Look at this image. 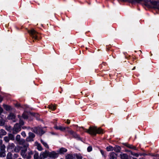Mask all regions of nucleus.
<instances>
[{
    "label": "nucleus",
    "mask_w": 159,
    "mask_h": 159,
    "mask_svg": "<svg viewBox=\"0 0 159 159\" xmlns=\"http://www.w3.org/2000/svg\"><path fill=\"white\" fill-rule=\"evenodd\" d=\"M85 131L89 134L95 136L97 134H101L103 133V132L100 128H97L96 127H90L89 129H84Z\"/></svg>",
    "instance_id": "nucleus-1"
},
{
    "label": "nucleus",
    "mask_w": 159,
    "mask_h": 159,
    "mask_svg": "<svg viewBox=\"0 0 159 159\" xmlns=\"http://www.w3.org/2000/svg\"><path fill=\"white\" fill-rule=\"evenodd\" d=\"M28 32L33 39H40L39 37L40 34L37 32L34 29H32L28 30Z\"/></svg>",
    "instance_id": "nucleus-2"
},
{
    "label": "nucleus",
    "mask_w": 159,
    "mask_h": 159,
    "mask_svg": "<svg viewBox=\"0 0 159 159\" xmlns=\"http://www.w3.org/2000/svg\"><path fill=\"white\" fill-rule=\"evenodd\" d=\"M21 130V126L19 124H16L15 125L12 129V133L13 134H16L20 132Z\"/></svg>",
    "instance_id": "nucleus-3"
},
{
    "label": "nucleus",
    "mask_w": 159,
    "mask_h": 159,
    "mask_svg": "<svg viewBox=\"0 0 159 159\" xmlns=\"http://www.w3.org/2000/svg\"><path fill=\"white\" fill-rule=\"evenodd\" d=\"M7 149L12 152H17L18 151L16 149L15 144L13 143H9L7 147Z\"/></svg>",
    "instance_id": "nucleus-4"
},
{
    "label": "nucleus",
    "mask_w": 159,
    "mask_h": 159,
    "mask_svg": "<svg viewBox=\"0 0 159 159\" xmlns=\"http://www.w3.org/2000/svg\"><path fill=\"white\" fill-rule=\"evenodd\" d=\"M66 131L70 134L72 135L73 138L77 139H80L79 135L77 134L75 132L72 130L70 129L69 128V129H67L66 130Z\"/></svg>",
    "instance_id": "nucleus-5"
},
{
    "label": "nucleus",
    "mask_w": 159,
    "mask_h": 159,
    "mask_svg": "<svg viewBox=\"0 0 159 159\" xmlns=\"http://www.w3.org/2000/svg\"><path fill=\"white\" fill-rule=\"evenodd\" d=\"M28 145L24 146L23 149H22L20 152V153L22 157L24 158H26L27 157V147Z\"/></svg>",
    "instance_id": "nucleus-6"
},
{
    "label": "nucleus",
    "mask_w": 159,
    "mask_h": 159,
    "mask_svg": "<svg viewBox=\"0 0 159 159\" xmlns=\"http://www.w3.org/2000/svg\"><path fill=\"white\" fill-rule=\"evenodd\" d=\"M48 157L52 158H57L59 156L58 153H57L54 151L49 152L48 151Z\"/></svg>",
    "instance_id": "nucleus-7"
},
{
    "label": "nucleus",
    "mask_w": 159,
    "mask_h": 159,
    "mask_svg": "<svg viewBox=\"0 0 159 159\" xmlns=\"http://www.w3.org/2000/svg\"><path fill=\"white\" fill-rule=\"evenodd\" d=\"M35 135L32 132L29 133V136L26 139V140L28 142L32 141H33V139L35 137Z\"/></svg>",
    "instance_id": "nucleus-8"
},
{
    "label": "nucleus",
    "mask_w": 159,
    "mask_h": 159,
    "mask_svg": "<svg viewBox=\"0 0 159 159\" xmlns=\"http://www.w3.org/2000/svg\"><path fill=\"white\" fill-rule=\"evenodd\" d=\"M48 151L46 150L44 152H41L39 156L40 159H44L48 157Z\"/></svg>",
    "instance_id": "nucleus-9"
},
{
    "label": "nucleus",
    "mask_w": 159,
    "mask_h": 159,
    "mask_svg": "<svg viewBox=\"0 0 159 159\" xmlns=\"http://www.w3.org/2000/svg\"><path fill=\"white\" fill-rule=\"evenodd\" d=\"M54 128L56 129L60 130L61 131H64L65 130L66 131V129H69V127H64L60 125L57 126L56 125L54 126Z\"/></svg>",
    "instance_id": "nucleus-10"
},
{
    "label": "nucleus",
    "mask_w": 159,
    "mask_h": 159,
    "mask_svg": "<svg viewBox=\"0 0 159 159\" xmlns=\"http://www.w3.org/2000/svg\"><path fill=\"white\" fill-rule=\"evenodd\" d=\"M16 140L20 144H22L25 142L24 139H20V136L19 134L16 136Z\"/></svg>",
    "instance_id": "nucleus-11"
},
{
    "label": "nucleus",
    "mask_w": 159,
    "mask_h": 159,
    "mask_svg": "<svg viewBox=\"0 0 159 159\" xmlns=\"http://www.w3.org/2000/svg\"><path fill=\"white\" fill-rule=\"evenodd\" d=\"M117 155L114 152H111L110 153L109 158L110 159H116Z\"/></svg>",
    "instance_id": "nucleus-12"
},
{
    "label": "nucleus",
    "mask_w": 159,
    "mask_h": 159,
    "mask_svg": "<svg viewBox=\"0 0 159 159\" xmlns=\"http://www.w3.org/2000/svg\"><path fill=\"white\" fill-rule=\"evenodd\" d=\"M67 149L64 148H60L58 151H57L58 153L60 154H63L64 153L66 152Z\"/></svg>",
    "instance_id": "nucleus-13"
},
{
    "label": "nucleus",
    "mask_w": 159,
    "mask_h": 159,
    "mask_svg": "<svg viewBox=\"0 0 159 159\" xmlns=\"http://www.w3.org/2000/svg\"><path fill=\"white\" fill-rule=\"evenodd\" d=\"M123 144L124 146L127 147L129 148L133 149L134 150H136V147L133 146L132 145L126 143H124Z\"/></svg>",
    "instance_id": "nucleus-14"
},
{
    "label": "nucleus",
    "mask_w": 159,
    "mask_h": 159,
    "mask_svg": "<svg viewBox=\"0 0 159 159\" xmlns=\"http://www.w3.org/2000/svg\"><path fill=\"white\" fill-rule=\"evenodd\" d=\"M33 154L32 151L30 150H28L27 153V159H30L31 157V155Z\"/></svg>",
    "instance_id": "nucleus-15"
},
{
    "label": "nucleus",
    "mask_w": 159,
    "mask_h": 159,
    "mask_svg": "<svg viewBox=\"0 0 159 159\" xmlns=\"http://www.w3.org/2000/svg\"><path fill=\"white\" fill-rule=\"evenodd\" d=\"M66 159H74V154H67L65 156Z\"/></svg>",
    "instance_id": "nucleus-16"
},
{
    "label": "nucleus",
    "mask_w": 159,
    "mask_h": 159,
    "mask_svg": "<svg viewBox=\"0 0 159 159\" xmlns=\"http://www.w3.org/2000/svg\"><path fill=\"white\" fill-rule=\"evenodd\" d=\"M16 117L15 115L13 113H10L7 117L9 120L14 119Z\"/></svg>",
    "instance_id": "nucleus-17"
},
{
    "label": "nucleus",
    "mask_w": 159,
    "mask_h": 159,
    "mask_svg": "<svg viewBox=\"0 0 159 159\" xmlns=\"http://www.w3.org/2000/svg\"><path fill=\"white\" fill-rule=\"evenodd\" d=\"M14 134L12 133L8 134V136L10 140L14 141L15 140V136Z\"/></svg>",
    "instance_id": "nucleus-18"
},
{
    "label": "nucleus",
    "mask_w": 159,
    "mask_h": 159,
    "mask_svg": "<svg viewBox=\"0 0 159 159\" xmlns=\"http://www.w3.org/2000/svg\"><path fill=\"white\" fill-rule=\"evenodd\" d=\"M74 159L77 158V159H82L83 158L82 157L80 154H74Z\"/></svg>",
    "instance_id": "nucleus-19"
},
{
    "label": "nucleus",
    "mask_w": 159,
    "mask_h": 159,
    "mask_svg": "<svg viewBox=\"0 0 159 159\" xmlns=\"http://www.w3.org/2000/svg\"><path fill=\"white\" fill-rule=\"evenodd\" d=\"M121 148L120 147L116 146L114 148V150L116 152H120Z\"/></svg>",
    "instance_id": "nucleus-20"
},
{
    "label": "nucleus",
    "mask_w": 159,
    "mask_h": 159,
    "mask_svg": "<svg viewBox=\"0 0 159 159\" xmlns=\"http://www.w3.org/2000/svg\"><path fill=\"white\" fill-rule=\"evenodd\" d=\"M121 159H128V156L127 154L124 153L120 155Z\"/></svg>",
    "instance_id": "nucleus-21"
},
{
    "label": "nucleus",
    "mask_w": 159,
    "mask_h": 159,
    "mask_svg": "<svg viewBox=\"0 0 159 159\" xmlns=\"http://www.w3.org/2000/svg\"><path fill=\"white\" fill-rule=\"evenodd\" d=\"M6 131L4 129H2L0 130V134L1 136H3L6 135L7 134Z\"/></svg>",
    "instance_id": "nucleus-22"
},
{
    "label": "nucleus",
    "mask_w": 159,
    "mask_h": 159,
    "mask_svg": "<svg viewBox=\"0 0 159 159\" xmlns=\"http://www.w3.org/2000/svg\"><path fill=\"white\" fill-rule=\"evenodd\" d=\"M6 146L4 144L1 145L0 146V151H6Z\"/></svg>",
    "instance_id": "nucleus-23"
},
{
    "label": "nucleus",
    "mask_w": 159,
    "mask_h": 159,
    "mask_svg": "<svg viewBox=\"0 0 159 159\" xmlns=\"http://www.w3.org/2000/svg\"><path fill=\"white\" fill-rule=\"evenodd\" d=\"M40 141H41V142L44 145V146L46 148H49V146L46 142H44L42 139L40 140Z\"/></svg>",
    "instance_id": "nucleus-24"
},
{
    "label": "nucleus",
    "mask_w": 159,
    "mask_h": 159,
    "mask_svg": "<svg viewBox=\"0 0 159 159\" xmlns=\"http://www.w3.org/2000/svg\"><path fill=\"white\" fill-rule=\"evenodd\" d=\"M22 117L25 119H27L28 118L27 113L26 112H24L22 115Z\"/></svg>",
    "instance_id": "nucleus-25"
},
{
    "label": "nucleus",
    "mask_w": 159,
    "mask_h": 159,
    "mask_svg": "<svg viewBox=\"0 0 159 159\" xmlns=\"http://www.w3.org/2000/svg\"><path fill=\"white\" fill-rule=\"evenodd\" d=\"M3 107L7 111H9L11 109V107L7 105L3 104Z\"/></svg>",
    "instance_id": "nucleus-26"
},
{
    "label": "nucleus",
    "mask_w": 159,
    "mask_h": 159,
    "mask_svg": "<svg viewBox=\"0 0 159 159\" xmlns=\"http://www.w3.org/2000/svg\"><path fill=\"white\" fill-rule=\"evenodd\" d=\"M18 117L19 118L20 121H19V124L21 126L23 125L24 124V122L23 120H22L21 119V117L20 116L18 115Z\"/></svg>",
    "instance_id": "nucleus-27"
},
{
    "label": "nucleus",
    "mask_w": 159,
    "mask_h": 159,
    "mask_svg": "<svg viewBox=\"0 0 159 159\" xmlns=\"http://www.w3.org/2000/svg\"><path fill=\"white\" fill-rule=\"evenodd\" d=\"M37 148L39 150L41 151L43 150V148L40 144L38 143L37 144Z\"/></svg>",
    "instance_id": "nucleus-28"
},
{
    "label": "nucleus",
    "mask_w": 159,
    "mask_h": 159,
    "mask_svg": "<svg viewBox=\"0 0 159 159\" xmlns=\"http://www.w3.org/2000/svg\"><path fill=\"white\" fill-rule=\"evenodd\" d=\"M6 155V151H0V157H4Z\"/></svg>",
    "instance_id": "nucleus-29"
},
{
    "label": "nucleus",
    "mask_w": 159,
    "mask_h": 159,
    "mask_svg": "<svg viewBox=\"0 0 159 159\" xmlns=\"http://www.w3.org/2000/svg\"><path fill=\"white\" fill-rule=\"evenodd\" d=\"M107 150V151H110L114 150V148L111 146H109L106 148Z\"/></svg>",
    "instance_id": "nucleus-30"
},
{
    "label": "nucleus",
    "mask_w": 159,
    "mask_h": 159,
    "mask_svg": "<svg viewBox=\"0 0 159 159\" xmlns=\"http://www.w3.org/2000/svg\"><path fill=\"white\" fill-rule=\"evenodd\" d=\"M12 154L10 152H9L7 156V159H10L12 158Z\"/></svg>",
    "instance_id": "nucleus-31"
},
{
    "label": "nucleus",
    "mask_w": 159,
    "mask_h": 159,
    "mask_svg": "<svg viewBox=\"0 0 159 159\" xmlns=\"http://www.w3.org/2000/svg\"><path fill=\"white\" fill-rule=\"evenodd\" d=\"M4 140L6 142V143H8L10 141V139H9L8 137L7 136H5L4 137Z\"/></svg>",
    "instance_id": "nucleus-32"
},
{
    "label": "nucleus",
    "mask_w": 159,
    "mask_h": 159,
    "mask_svg": "<svg viewBox=\"0 0 159 159\" xmlns=\"http://www.w3.org/2000/svg\"><path fill=\"white\" fill-rule=\"evenodd\" d=\"M39 153L38 152L35 153L34 156V159H39Z\"/></svg>",
    "instance_id": "nucleus-33"
},
{
    "label": "nucleus",
    "mask_w": 159,
    "mask_h": 159,
    "mask_svg": "<svg viewBox=\"0 0 159 159\" xmlns=\"http://www.w3.org/2000/svg\"><path fill=\"white\" fill-rule=\"evenodd\" d=\"M49 108L50 109L52 110L56 109L55 106L52 105H49Z\"/></svg>",
    "instance_id": "nucleus-34"
},
{
    "label": "nucleus",
    "mask_w": 159,
    "mask_h": 159,
    "mask_svg": "<svg viewBox=\"0 0 159 159\" xmlns=\"http://www.w3.org/2000/svg\"><path fill=\"white\" fill-rule=\"evenodd\" d=\"M5 121L4 120H0V126H3L4 125Z\"/></svg>",
    "instance_id": "nucleus-35"
},
{
    "label": "nucleus",
    "mask_w": 159,
    "mask_h": 159,
    "mask_svg": "<svg viewBox=\"0 0 159 159\" xmlns=\"http://www.w3.org/2000/svg\"><path fill=\"white\" fill-rule=\"evenodd\" d=\"M92 150V148L91 146H89L87 148V151L88 152H90Z\"/></svg>",
    "instance_id": "nucleus-36"
},
{
    "label": "nucleus",
    "mask_w": 159,
    "mask_h": 159,
    "mask_svg": "<svg viewBox=\"0 0 159 159\" xmlns=\"http://www.w3.org/2000/svg\"><path fill=\"white\" fill-rule=\"evenodd\" d=\"M131 155L135 156L136 157H138L139 156V155L138 154L136 153H134L133 152H131Z\"/></svg>",
    "instance_id": "nucleus-37"
},
{
    "label": "nucleus",
    "mask_w": 159,
    "mask_h": 159,
    "mask_svg": "<svg viewBox=\"0 0 159 159\" xmlns=\"http://www.w3.org/2000/svg\"><path fill=\"white\" fill-rule=\"evenodd\" d=\"M143 0H135V1H134V0H131V1H129V0L128 1H129V2H140V1H142Z\"/></svg>",
    "instance_id": "nucleus-38"
},
{
    "label": "nucleus",
    "mask_w": 159,
    "mask_h": 159,
    "mask_svg": "<svg viewBox=\"0 0 159 159\" xmlns=\"http://www.w3.org/2000/svg\"><path fill=\"white\" fill-rule=\"evenodd\" d=\"M21 135L24 137H25L26 136V134L25 131H22L21 133Z\"/></svg>",
    "instance_id": "nucleus-39"
},
{
    "label": "nucleus",
    "mask_w": 159,
    "mask_h": 159,
    "mask_svg": "<svg viewBox=\"0 0 159 159\" xmlns=\"http://www.w3.org/2000/svg\"><path fill=\"white\" fill-rule=\"evenodd\" d=\"M19 156V155L18 154H15L14 155V157L15 158H17Z\"/></svg>",
    "instance_id": "nucleus-40"
},
{
    "label": "nucleus",
    "mask_w": 159,
    "mask_h": 159,
    "mask_svg": "<svg viewBox=\"0 0 159 159\" xmlns=\"http://www.w3.org/2000/svg\"><path fill=\"white\" fill-rule=\"evenodd\" d=\"M16 107H21V105H20V104H19V103H17L16 104Z\"/></svg>",
    "instance_id": "nucleus-41"
},
{
    "label": "nucleus",
    "mask_w": 159,
    "mask_h": 159,
    "mask_svg": "<svg viewBox=\"0 0 159 159\" xmlns=\"http://www.w3.org/2000/svg\"><path fill=\"white\" fill-rule=\"evenodd\" d=\"M3 100V98L1 96H0V102H1Z\"/></svg>",
    "instance_id": "nucleus-42"
},
{
    "label": "nucleus",
    "mask_w": 159,
    "mask_h": 159,
    "mask_svg": "<svg viewBox=\"0 0 159 159\" xmlns=\"http://www.w3.org/2000/svg\"><path fill=\"white\" fill-rule=\"evenodd\" d=\"M66 122L68 124H69L70 123V120H67Z\"/></svg>",
    "instance_id": "nucleus-43"
},
{
    "label": "nucleus",
    "mask_w": 159,
    "mask_h": 159,
    "mask_svg": "<svg viewBox=\"0 0 159 159\" xmlns=\"http://www.w3.org/2000/svg\"><path fill=\"white\" fill-rule=\"evenodd\" d=\"M100 152H101V154H102V155H104V152L102 150H101Z\"/></svg>",
    "instance_id": "nucleus-44"
},
{
    "label": "nucleus",
    "mask_w": 159,
    "mask_h": 159,
    "mask_svg": "<svg viewBox=\"0 0 159 159\" xmlns=\"http://www.w3.org/2000/svg\"><path fill=\"white\" fill-rule=\"evenodd\" d=\"M2 139H0V145H2Z\"/></svg>",
    "instance_id": "nucleus-45"
},
{
    "label": "nucleus",
    "mask_w": 159,
    "mask_h": 159,
    "mask_svg": "<svg viewBox=\"0 0 159 159\" xmlns=\"http://www.w3.org/2000/svg\"><path fill=\"white\" fill-rule=\"evenodd\" d=\"M41 134H43L44 133V132L43 130H42V129H41Z\"/></svg>",
    "instance_id": "nucleus-46"
},
{
    "label": "nucleus",
    "mask_w": 159,
    "mask_h": 159,
    "mask_svg": "<svg viewBox=\"0 0 159 159\" xmlns=\"http://www.w3.org/2000/svg\"><path fill=\"white\" fill-rule=\"evenodd\" d=\"M135 67H134L132 69V70H134L135 69Z\"/></svg>",
    "instance_id": "nucleus-47"
},
{
    "label": "nucleus",
    "mask_w": 159,
    "mask_h": 159,
    "mask_svg": "<svg viewBox=\"0 0 159 159\" xmlns=\"http://www.w3.org/2000/svg\"><path fill=\"white\" fill-rule=\"evenodd\" d=\"M123 1H129V0H123ZM134 1H135V0H134Z\"/></svg>",
    "instance_id": "nucleus-48"
},
{
    "label": "nucleus",
    "mask_w": 159,
    "mask_h": 159,
    "mask_svg": "<svg viewBox=\"0 0 159 159\" xmlns=\"http://www.w3.org/2000/svg\"><path fill=\"white\" fill-rule=\"evenodd\" d=\"M40 129H37V130H38L39 131V130L40 131Z\"/></svg>",
    "instance_id": "nucleus-49"
},
{
    "label": "nucleus",
    "mask_w": 159,
    "mask_h": 159,
    "mask_svg": "<svg viewBox=\"0 0 159 159\" xmlns=\"http://www.w3.org/2000/svg\"><path fill=\"white\" fill-rule=\"evenodd\" d=\"M2 137V136H1V135L0 134V138H1Z\"/></svg>",
    "instance_id": "nucleus-50"
},
{
    "label": "nucleus",
    "mask_w": 159,
    "mask_h": 159,
    "mask_svg": "<svg viewBox=\"0 0 159 159\" xmlns=\"http://www.w3.org/2000/svg\"><path fill=\"white\" fill-rule=\"evenodd\" d=\"M133 159H137V158H133Z\"/></svg>",
    "instance_id": "nucleus-51"
},
{
    "label": "nucleus",
    "mask_w": 159,
    "mask_h": 159,
    "mask_svg": "<svg viewBox=\"0 0 159 159\" xmlns=\"http://www.w3.org/2000/svg\"><path fill=\"white\" fill-rule=\"evenodd\" d=\"M139 52H140L141 53H142V52L141 50L139 51Z\"/></svg>",
    "instance_id": "nucleus-52"
},
{
    "label": "nucleus",
    "mask_w": 159,
    "mask_h": 159,
    "mask_svg": "<svg viewBox=\"0 0 159 159\" xmlns=\"http://www.w3.org/2000/svg\"><path fill=\"white\" fill-rule=\"evenodd\" d=\"M18 159H22L21 158H19Z\"/></svg>",
    "instance_id": "nucleus-53"
},
{
    "label": "nucleus",
    "mask_w": 159,
    "mask_h": 159,
    "mask_svg": "<svg viewBox=\"0 0 159 159\" xmlns=\"http://www.w3.org/2000/svg\"><path fill=\"white\" fill-rule=\"evenodd\" d=\"M60 159H63L62 158H61Z\"/></svg>",
    "instance_id": "nucleus-54"
},
{
    "label": "nucleus",
    "mask_w": 159,
    "mask_h": 159,
    "mask_svg": "<svg viewBox=\"0 0 159 159\" xmlns=\"http://www.w3.org/2000/svg\"><path fill=\"white\" fill-rule=\"evenodd\" d=\"M158 96H159V93L158 94Z\"/></svg>",
    "instance_id": "nucleus-55"
},
{
    "label": "nucleus",
    "mask_w": 159,
    "mask_h": 159,
    "mask_svg": "<svg viewBox=\"0 0 159 159\" xmlns=\"http://www.w3.org/2000/svg\"><path fill=\"white\" fill-rule=\"evenodd\" d=\"M149 1H150L151 0H149Z\"/></svg>",
    "instance_id": "nucleus-56"
}]
</instances>
